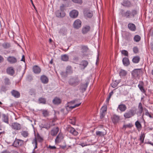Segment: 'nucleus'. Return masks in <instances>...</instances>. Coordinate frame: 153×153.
<instances>
[{"label":"nucleus","instance_id":"10","mask_svg":"<svg viewBox=\"0 0 153 153\" xmlns=\"http://www.w3.org/2000/svg\"><path fill=\"white\" fill-rule=\"evenodd\" d=\"M67 130L68 131L74 135L76 136L78 134V132L74 128L71 127L70 126H68Z\"/></svg>","mask_w":153,"mask_h":153},{"label":"nucleus","instance_id":"45","mask_svg":"<svg viewBox=\"0 0 153 153\" xmlns=\"http://www.w3.org/2000/svg\"><path fill=\"white\" fill-rule=\"evenodd\" d=\"M42 114L43 116L45 117H47L49 115V112L46 110H43L42 111Z\"/></svg>","mask_w":153,"mask_h":153},{"label":"nucleus","instance_id":"25","mask_svg":"<svg viewBox=\"0 0 153 153\" xmlns=\"http://www.w3.org/2000/svg\"><path fill=\"white\" fill-rule=\"evenodd\" d=\"M6 71L7 73L10 75H13L14 74V70L12 67L7 68Z\"/></svg>","mask_w":153,"mask_h":153},{"label":"nucleus","instance_id":"63","mask_svg":"<svg viewBox=\"0 0 153 153\" xmlns=\"http://www.w3.org/2000/svg\"><path fill=\"white\" fill-rule=\"evenodd\" d=\"M70 123L71 124L74 125L75 124V118H74L73 120H71Z\"/></svg>","mask_w":153,"mask_h":153},{"label":"nucleus","instance_id":"54","mask_svg":"<svg viewBox=\"0 0 153 153\" xmlns=\"http://www.w3.org/2000/svg\"><path fill=\"white\" fill-rule=\"evenodd\" d=\"M29 94L31 95H35V90L34 89H31L30 90L29 92Z\"/></svg>","mask_w":153,"mask_h":153},{"label":"nucleus","instance_id":"15","mask_svg":"<svg viewBox=\"0 0 153 153\" xmlns=\"http://www.w3.org/2000/svg\"><path fill=\"white\" fill-rule=\"evenodd\" d=\"M64 137L63 136L62 134L61 133H59L58 135L57 136L55 140V142L56 143H59L61 142V140L63 139Z\"/></svg>","mask_w":153,"mask_h":153},{"label":"nucleus","instance_id":"47","mask_svg":"<svg viewBox=\"0 0 153 153\" xmlns=\"http://www.w3.org/2000/svg\"><path fill=\"white\" fill-rule=\"evenodd\" d=\"M21 135L24 137H27L28 135V133L27 131H23L21 132Z\"/></svg>","mask_w":153,"mask_h":153},{"label":"nucleus","instance_id":"27","mask_svg":"<svg viewBox=\"0 0 153 153\" xmlns=\"http://www.w3.org/2000/svg\"><path fill=\"white\" fill-rule=\"evenodd\" d=\"M11 93L12 95L16 98H19L20 96V94L17 91L15 90H13L11 91Z\"/></svg>","mask_w":153,"mask_h":153},{"label":"nucleus","instance_id":"23","mask_svg":"<svg viewBox=\"0 0 153 153\" xmlns=\"http://www.w3.org/2000/svg\"><path fill=\"white\" fill-rule=\"evenodd\" d=\"M40 79L43 83L47 84L48 82V78L45 75H42L40 77Z\"/></svg>","mask_w":153,"mask_h":153},{"label":"nucleus","instance_id":"35","mask_svg":"<svg viewBox=\"0 0 153 153\" xmlns=\"http://www.w3.org/2000/svg\"><path fill=\"white\" fill-rule=\"evenodd\" d=\"M7 90V87L5 85H1V88H0V92H5Z\"/></svg>","mask_w":153,"mask_h":153},{"label":"nucleus","instance_id":"21","mask_svg":"<svg viewBox=\"0 0 153 153\" xmlns=\"http://www.w3.org/2000/svg\"><path fill=\"white\" fill-rule=\"evenodd\" d=\"M33 72L36 74H38L41 71L40 68L37 65H35L33 68Z\"/></svg>","mask_w":153,"mask_h":153},{"label":"nucleus","instance_id":"58","mask_svg":"<svg viewBox=\"0 0 153 153\" xmlns=\"http://www.w3.org/2000/svg\"><path fill=\"white\" fill-rule=\"evenodd\" d=\"M65 5L64 4H62L60 6V10L62 12H64V10H65Z\"/></svg>","mask_w":153,"mask_h":153},{"label":"nucleus","instance_id":"19","mask_svg":"<svg viewBox=\"0 0 153 153\" xmlns=\"http://www.w3.org/2000/svg\"><path fill=\"white\" fill-rule=\"evenodd\" d=\"M59 130V129L58 127L53 128L51 131L50 134L53 136H55L58 132Z\"/></svg>","mask_w":153,"mask_h":153},{"label":"nucleus","instance_id":"57","mask_svg":"<svg viewBox=\"0 0 153 153\" xmlns=\"http://www.w3.org/2000/svg\"><path fill=\"white\" fill-rule=\"evenodd\" d=\"M133 51L135 53H137L139 52L138 48L137 47H134L133 48Z\"/></svg>","mask_w":153,"mask_h":153},{"label":"nucleus","instance_id":"4","mask_svg":"<svg viewBox=\"0 0 153 153\" xmlns=\"http://www.w3.org/2000/svg\"><path fill=\"white\" fill-rule=\"evenodd\" d=\"M23 140L16 138L12 146L16 148H18L23 145Z\"/></svg>","mask_w":153,"mask_h":153},{"label":"nucleus","instance_id":"56","mask_svg":"<svg viewBox=\"0 0 153 153\" xmlns=\"http://www.w3.org/2000/svg\"><path fill=\"white\" fill-rule=\"evenodd\" d=\"M105 113L106 112L101 111L100 115V117L101 119H102L104 117Z\"/></svg>","mask_w":153,"mask_h":153},{"label":"nucleus","instance_id":"37","mask_svg":"<svg viewBox=\"0 0 153 153\" xmlns=\"http://www.w3.org/2000/svg\"><path fill=\"white\" fill-rule=\"evenodd\" d=\"M4 82L5 85H10L11 84L10 80L8 78L6 77L4 79Z\"/></svg>","mask_w":153,"mask_h":153},{"label":"nucleus","instance_id":"24","mask_svg":"<svg viewBox=\"0 0 153 153\" xmlns=\"http://www.w3.org/2000/svg\"><path fill=\"white\" fill-rule=\"evenodd\" d=\"M56 15L58 17H63L65 16V12H62L58 10L56 12Z\"/></svg>","mask_w":153,"mask_h":153},{"label":"nucleus","instance_id":"36","mask_svg":"<svg viewBox=\"0 0 153 153\" xmlns=\"http://www.w3.org/2000/svg\"><path fill=\"white\" fill-rule=\"evenodd\" d=\"M127 74V72L125 70L121 69L120 70L119 74L121 77L125 76Z\"/></svg>","mask_w":153,"mask_h":153},{"label":"nucleus","instance_id":"11","mask_svg":"<svg viewBox=\"0 0 153 153\" xmlns=\"http://www.w3.org/2000/svg\"><path fill=\"white\" fill-rule=\"evenodd\" d=\"M7 60L11 64H15L17 62V59L13 56H8L7 59Z\"/></svg>","mask_w":153,"mask_h":153},{"label":"nucleus","instance_id":"14","mask_svg":"<svg viewBox=\"0 0 153 153\" xmlns=\"http://www.w3.org/2000/svg\"><path fill=\"white\" fill-rule=\"evenodd\" d=\"M90 27L89 25H86L83 27L82 32L83 34H86L90 31Z\"/></svg>","mask_w":153,"mask_h":153},{"label":"nucleus","instance_id":"53","mask_svg":"<svg viewBox=\"0 0 153 153\" xmlns=\"http://www.w3.org/2000/svg\"><path fill=\"white\" fill-rule=\"evenodd\" d=\"M121 53L122 54H123L125 56H128V52L126 50H122L121 51Z\"/></svg>","mask_w":153,"mask_h":153},{"label":"nucleus","instance_id":"49","mask_svg":"<svg viewBox=\"0 0 153 153\" xmlns=\"http://www.w3.org/2000/svg\"><path fill=\"white\" fill-rule=\"evenodd\" d=\"M132 126V125L131 124H127L126 125H124L123 126V127L122 128V129L124 130H125L126 129V128H131Z\"/></svg>","mask_w":153,"mask_h":153},{"label":"nucleus","instance_id":"60","mask_svg":"<svg viewBox=\"0 0 153 153\" xmlns=\"http://www.w3.org/2000/svg\"><path fill=\"white\" fill-rule=\"evenodd\" d=\"M61 74L62 76L64 77H66L68 74L66 73V71L65 72H62Z\"/></svg>","mask_w":153,"mask_h":153},{"label":"nucleus","instance_id":"34","mask_svg":"<svg viewBox=\"0 0 153 153\" xmlns=\"http://www.w3.org/2000/svg\"><path fill=\"white\" fill-rule=\"evenodd\" d=\"M61 60L64 61H68L69 57L68 55L64 54L61 56Z\"/></svg>","mask_w":153,"mask_h":153},{"label":"nucleus","instance_id":"61","mask_svg":"<svg viewBox=\"0 0 153 153\" xmlns=\"http://www.w3.org/2000/svg\"><path fill=\"white\" fill-rule=\"evenodd\" d=\"M47 148L50 149H56V148L55 146H51L50 145L47 147Z\"/></svg>","mask_w":153,"mask_h":153},{"label":"nucleus","instance_id":"39","mask_svg":"<svg viewBox=\"0 0 153 153\" xmlns=\"http://www.w3.org/2000/svg\"><path fill=\"white\" fill-rule=\"evenodd\" d=\"M96 133L97 135L99 136H103L106 134V131H105V132H103L100 131H97Z\"/></svg>","mask_w":153,"mask_h":153},{"label":"nucleus","instance_id":"18","mask_svg":"<svg viewBox=\"0 0 153 153\" xmlns=\"http://www.w3.org/2000/svg\"><path fill=\"white\" fill-rule=\"evenodd\" d=\"M128 27L130 30L132 31H135L136 30L135 25L132 23H129L128 25Z\"/></svg>","mask_w":153,"mask_h":153},{"label":"nucleus","instance_id":"30","mask_svg":"<svg viewBox=\"0 0 153 153\" xmlns=\"http://www.w3.org/2000/svg\"><path fill=\"white\" fill-rule=\"evenodd\" d=\"M61 100L59 98L57 97H55L53 101V102L54 104L58 105L60 104Z\"/></svg>","mask_w":153,"mask_h":153},{"label":"nucleus","instance_id":"17","mask_svg":"<svg viewBox=\"0 0 153 153\" xmlns=\"http://www.w3.org/2000/svg\"><path fill=\"white\" fill-rule=\"evenodd\" d=\"M78 15V11L76 10L71 11L70 13V16L72 18H75L77 17Z\"/></svg>","mask_w":153,"mask_h":153},{"label":"nucleus","instance_id":"52","mask_svg":"<svg viewBox=\"0 0 153 153\" xmlns=\"http://www.w3.org/2000/svg\"><path fill=\"white\" fill-rule=\"evenodd\" d=\"M107 110V106L106 105H103L101 108V111L106 112Z\"/></svg>","mask_w":153,"mask_h":153},{"label":"nucleus","instance_id":"40","mask_svg":"<svg viewBox=\"0 0 153 153\" xmlns=\"http://www.w3.org/2000/svg\"><path fill=\"white\" fill-rule=\"evenodd\" d=\"M88 64V62L87 61L85 60H83L81 62L80 65L83 66L84 68H85L87 66Z\"/></svg>","mask_w":153,"mask_h":153},{"label":"nucleus","instance_id":"16","mask_svg":"<svg viewBox=\"0 0 153 153\" xmlns=\"http://www.w3.org/2000/svg\"><path fill=\"white\" fill-rule=\"evenodd\" d=\"M144 83L142 81H140L138 86L140 91L143 93H145L146 91L144 88Z\"/></svg>","mask_w":153,"mask_h":153},{"label":"nucleus","instance_id":"42","mask_svg":"<svg viewBox=\"0 0 153 153\" xmlns=\"http://www.w3.org/2000/svg\"><path fill=\"white\" fill-rule=\"evenodd\" d=\"M138 108L139 110V113L141 114L142 113L143 110V108L142 106V105L141 102H140L139 104Z\"/></svg>","mask_w":153,"mask_h":153},{"label":"nucleus","instance_id":"44","mask_svg":"<svg viewBox=\"0 0 153 153\" xmlns=\"http://www.w3.org/2000/svg\"><path fill=\"white\" fill-rule=\"evenodd\" d=\"M125 39L128 40L130 39L131 36V34L128 32H126L125 33Z\"/></svg>","mask_w":153,"mask_h":153},{"label":"nucleus","instance_id":"48","mask_svg":"<svg viewBox=\"0 0 153 153\" xmlns=\"http://www.w3.org/2000/svg\"><path fill=\"white\" fill-rule=\"evenodd\" d=\"M134 41L138 42L140 41L141 37L139 35H136L134 36Z\"/></svg>","mask_w":153,"mask_h":153},{"label":"nucleus","instance_id":"46","mask_svg":"<svg viewBox=\"0 0 153 153\" xmlns=\"http://www.w3.org/2000/svg\"><path fill=\"white\" fill-rule=\"evenodd\" d=\"M88 85V82H86L85 84L83 85L81 88V90L83 91H85L87 88V87Z\"/></svg>","mask_w":153,"mask_h":153},{"label":"nucleus","instance_id":"64","mask_svg":"<svg viewBox=\"0 0 153 153\" xmlns=\"http://www.w3.org/2000/svg\"><path fill=\"white\" fill-rule=\"evenodd\" d=\"M79 145L81 146L82 147L87 145L86 143H82L80 144Z\"/></svg>","mask_w":153,"mask_h":153},{"label":"nucleus","instance_id":"28","mask_svg":"<svg viewBox=\"0 0 153 153\" xmlns=\"http://www.w3.org/2000/svg\"><path fill=\"white\" fill-rule=\"evenodd\" d=\"M127 107L125 104H121L119 105L117 109H119L121 112H123L126 111Z\"/></svg>","mask_w":153,"mask_h":153},{"label":"nucleus","instance_id":"32","mask_svg":"<svg viewBox=\"0 0 153 153\" xmlns=\"http://www.w3.org/2000/svg\"><path fill=\"white\" fill-rule=\"evenodd\" d=\"M34 139H36V141L38 140L39 142H42L43 140V138L41 137L39 133H37L36 136H35V138Z\"/></svg>","mask_w":153,"mask_h":153},{"label":"nucleus","instance_id":"2","mask_svg":"<svg viewBox=\"0 0 153 153\" xmlns=\"http://www.w3.org/2000/svg\"><path fill=\"white\" fill-rule=\"evenodd\" d=\"M79 80L78 77L75 76L71 78L68 81V83L70 85L75 86L78 85L79 84Z\"/></svg>","mask_w":153,"mask_h":153},{"label":"nucleus","instance_id":"26","mask_svg":"<svg viewBox=\"0 0 153 153\" xmlns=\"http://www.w3.org/2000/svg\"><path fill=\"white\" fill-rule=\"evenodd\" d=\"M122 62L123 65L125 66H127L130 65L129 60L128 58L124 57L123 58Z\"/></svg>","mask_w":153,"mask_h":153},{"label":"nucleus","instance_id":"41","mask_svg":"<svg viewBox=\"0 0 153 153\" xmlns=\"http://www.w3.org/2000/svg\"><path fill=\"white\" fill-rule=\"evenodd\" d=\"M38 101L40 103L45 104L46 103V99L44 98L40 97L39 98Z\"/></svg>","mask_w":153,"mask_h":153},{"label":"nucleus","instance_id":"5","mask_svg":"<svg viewBox=\"0 0 153 153\" xmlns=\"http://www.w3.org/2000/svg\"><path fill=\"white\" fill-rule=\"evenodd\" d=\"M142 72L141 69H136L133 71L131 74L133 77L134 78H138L140 77Z\"/></svg>","mask_w":153,"mask_h":153},{"label":"nucleus","instance_id":"62","mask_svg":"<svg viewBox=\"0 0 153 153\" xmlns=\"http://www.w3.org/2000/svg\"><path fill=\"white\" fill-rule=\"evenodd\" d=\"M78 100H77V99H75L74 100H72L70 102H69L68 103H72V104H74V103H76V102H78Z\"/></svg>","mask_w":153,"mask_h":153},{"label":"nucleus","instance_id":"12","mask_svg":"<svg viewBox=\"0 0 153 153\" xmlns=\"http://www.w3.org/2000/svg\"><path fill=\"white\" fill-rule=\"evenodd\" d=\"M81 22L79 19L76 20L73 24L74 27L76 29H78L81 26Z\"/></svg>","mask_w":153,"mask_h":153},{"label":"nucleus","instance_id":"38","mask_svg":"<svg viewBox=\"0 0 153 153\" xmlns=\"http://www.w3.org/2000/svg\"><path fill=\"white\" fill-rule=\"evenodd\" d=\"M2 46L4 48L7 49L10 47V45L7 42H4L2 44Z\"/></svg>","mask_w":153,"mask_h":153},{"label":"nucleus","instance_id":"8","mask_svg":"<svg viewBox=\"0 0 153 153\" xmlns=\"http://www.w3.org/2000/svg\"><path fill=\"white\" fill-rule=\"evenodd\" d=\"M112 122L114 124L118 123L120 120V117L116 114L113 115L111 117Z\"/></svg>","mask_w":153,"mask_h":153},{"label":"nucleus","instance_id":"13","mask_svg":"<svg viewBox=\"0 0 153 153\" xmlns=\"http://www.w3.org/2000/svg\"><path fill=\"white\" fill-rule=\"evenodd\" d=\"M83 13L84 16L88 18H91L93 16L92 12L89 10H84Z\"/></svg>","mask_w":153,"mask_h":153},{"label":"nucleus","instance_id":"59","mask_svg":"<svg viewBox=\"0 0 153 153\" xmlns=\"http://www.w3.org/2000/svg\"><path fill=\"white\" fill-rule=\"evenodd\" d=\"M145 137V134L144 133H143L142 132L141 133V135L140 136V140H144Z\"/></svg>","mask_w":153,"mask_h":153},{"label":"nucleus","instance_id":"7","mask_svg":"<svg viewBox=\"0 0 153 153\" xmlns=\"http://www.w3.org/2000/svg\"><path fill=\"white\" fill-rule=\"evenodd\" d=\"M11 126L12 129L15 130H19L21 128V125L17 122L12 123Z\"/></svg>","mask_w":153,"mask_h":153},{"label":"nucleus","instance_id":"9","mask_svg":"<svg viewBox=\"0 0 153 153\" xmlns=\"http://www.w3.org/2000/svg\"><path fill=\"white\" fill-rule=\"evenodd\" d=\"M81 52L82 53L81 56L82 57H83L85 55V53L87 52L88 48L86 46L82 45L81 47Z\"/></svg>","mask_w":153,"mask_h":153},{"label":"nucleus","instance_id":"3","mask_svg":"<svg viewBox=\"0 0 153 153\" xmlns=\"http://www.w3.org/2000/svg\"><path fill=\"white\" fill-rule=\"evenodd\" d=\"M136 111L131 109L125 113L123 115V116L125 119H128L131 118L135 114Z\"/></svg>","mask_w":153,"mask_h":153},{"label":"nucleus","instance_id":"1","mask_svg":"<svg viewBox=\"0 0 153 153\" xmlns=\"http://www.w3.org/2000/svg\"><path fill=\"white\" fill-rule=\"evenodd\" d=\"M137 13V11L135 9L132 10L131 11L127 10L126 12L124 11V10L121 9L120 11V13L122 16L126 19L134 18Z\"/></svg>","mask_w":153,"mask_h":153},{"label":"nucleus","instance_id":"31","mask_svg":"<svg viewBox=\"0 0 153 153\" xmlns=\"http://www.w3.org/2000/svg\"><path fill=\"white\" fill-rule=\"evenodd\" d=\"M135 124L136 127L138 131H140L141 130L142 127V125L137 120L136 121L135 123Z\"/></svg>","mask_w":153,"mask_h":153},{"label":"nucleus","instance_id":"6","mask_svg":"<svg viewBox=\"0 0 153 153\" xmlns=\"http://www.w3.org/2000/svg\"><path fill=\"white\" fill-rule=\"evenodd\" d=\"M121 4L124 7L127 8L131 7L134 6V4L129 0H123Z\"/></svg>","mask_w":153,"mask_h":153},{"label":"nucleus","instance_id":"29","mask_svg":"<svg viewBox=\"0 0 153 153\" xmlns=\"http://www.w3.org/2000/svg\"><path fill=\"white\" fill-rule=\"evenodd\" d=\"M2 119L3 122L8 124V116L5 114H3L2 115Z\"/></svg>","mask_w":153,"mask_h":153},{"label":"nucleus","instance_id":"33","mask_svg":"<svg viewBox=\"0 0 153 153\" xmlns=\"http://www.w3.org/2000/svg\"><path fill=\"white\" fill-rule=\"evenodd\" d=\"M140 60V58L138 56H136L134 57L132 59L133 63H138Z\"/></svg>","mask_w":153,"mask_h":153},{"label":"nucleus","instance_id":"55","mask_svg":"<svg viewBox=\"0 0 153 153\" xmlns=\"http://www.w3.org/2000/svg\"><path fill=\"white\" fill-rule=\"evenodd\" d=\"M71 1L75 3L78 4H81L82 3V0H71Z\"/></svg>","mask_w":153,"mask_h":153},{"label":"nucleus","instance_id":"50","mask_svg":"<svg viewBox=\"0 0 153 153\" xmlns=\"http://www.w3.org/2000/svg\"><path fill=\"white\" fill-rule=\"evenodd\" d=\"M66 71L68 74H71L72 73V71L71 66H68L67 67Z\"/></svg>","mask_w":153,"mask_h":153},{"label":"nucleus","instance_id":"22","mask_svg":"<svg viewBox=\"0 0 153 153\" xmlns=\"http://www.w3.org/2000/svg\"><path fill=\"white\" fill-rule=\"evenodd\" d=\"M54 124H53V125H50V124L48 123H46L45 124H41L40 127L42 128H45L47 130L49 129L51 126H54Z\"/></svg>","mask_w":153,"mask_h":153},{"label":"nucleus","instance_id":"20","mask_svg":"<svg viewBox=\"0 0 153 153\" xmlns=\"http://www.w3.org/2000/svg\"><path fill=\"white\" fill-rule=\"evenodd\" d=\"M81 104V102H79V103L76 104L74 106H70L69 105H67L66 106V108L67 111H69L72 110L73 108L78 107Z\"/></svg>","mask_w":153,"mask_h":153},{"label":"nucleus","instance_id":"43","mask_svg":"<svg viewBox=\"0 0 153 153\" xmlns=\"http://www.w3.org/2000/svg\"><path fill=\"white\" fill-rule=\"evenodd\" d=\"M119 81L115 80L112 82L111 84V87L113 88L116 87L118 84L119 83Z\"/></svg>","mask_w":153,"mask_h":153},{"label":"nucleus","instance_id":"51","mask_svg":"<svg viewBox=\"0 0 153 153\" xmlns=\"http://www.w3.org/2000/svg\"><path fill=\"white\" fill-rule=\"evenodd\" d=\"M32 144H34L35 145V147H34V149H33V151H34L35 149H36L37 148V142L36 141V139H34L32 141Z\"/></svg>","mask_w":153,"mask_h":153}]
</instances>
